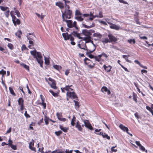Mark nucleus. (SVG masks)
Segmentation results:
<instances>
[{
    "mask_svg": "<svg viewBox=\"0 0 153 153\" xmlns=\"http://www.w3.org/2000/svg\"><path fill=\"white\" fill-rule=\"evenodd\" d=\"M55 4L56 6L59 7L61 9H63L64 7V4L60 1L56 2Z\"/></svg>",
    "mask_w": 153,
    "mask_h": 153,
    "instance_id": "20",
    "label": "nucleus"
},
{
    "mask_svg": "<svg viewBox=\"0 0 153 153\" xmlns=\"http://www.w3.org/2000/svg\"><path fill=\"white\" fill-rule=\"evenodd\" d=\"M82 34L86 37L91 36V33L90 31V30H89L87 29H84L82 30Z\"/></svg>",
    "mask_w": 153,
    "mask_h": 153,
    "instance_id": "12",
    "label": "nucleus"
},
{
    "mask_svg": "<svg viewBox=\"0 0 153 153\" xmlns=\"http://www.w3.org/2000/svg\"><path fill=\"white\" fill-rule=\"evenodd\" d=\"M133 98L135 102L136 103L137 102V95L134 93V92L133 93Z\"/></svg>",
    "mask_w": 153,
    "mask_h": 153,
    "instance_id": "32",
    "label": "nucleus"
},
{
    "mask_svg": "<svg viewBox=\"0 0 153 153\" xmlns=\"http://www.w3.org/2000/svg\"><path fill=\"white\" fill-rule=\"evenodd\" d=\"M107 23L110 25V27L111 29L118 30L120 29V27L113 24L109 22H107Z\"/></svg>",
    "mask_w": 153,
    "mask_h": 153,
    "instance_id": "11",
    "label": "nucleus"
},
{
    "mask_svg": "<svg viewBox=\"0 0 153 153\" xmlns=\"http://www.w3.org/2000/svg\"><path fill=\"white\" fill-rule=\"evenodd\" d=\"M22 50H27V48L26 47L25 45H23L21 48Z\"/></svg>",
    "mask_w": 153,
    "mask_h": 153,
    "instance_id": "64",
    "label": "nucleus"
},
{
    "mask_svg": "<svg viewBox=\"0 0 153 153\" xmlns=\"http://www.w3.org/2000/svg\"><path fill=\"white\" fill-rule=\"evenodd\" d=\"M100 55L101 57H102V56L104 57H105V59H106L108 57V55L104 52L102 53L101 54H100Z\"/></svg>",
    "mask_w": 153,
    "mask_h": 153,
    "instance_id": "54",
    "label": "nucleus"
},
{
    "mask_svg": "<svg viewBox=\"0 0 153 153\" xmlns=\"http://www.w3.org/2000/svg\"><path fill=\"white\" fill-rule=\"evenodd\" d=\"M72 35L74 36L77 37L80 39H82V37L80 36V34L78 33L76 31H73L70 34H69L68 32L62 33V36L64 38V39L65 40H70L71 41V45H75L76 43L74 41V38L72 36Z\"/></svg>",
    "mask_w": 153,
    "mask_h": 153,
    "instance_id": "1",
    "label": "nucleus"
},
{
    "mask_svg": "<svg viewBox=\"0 0 153 153\" xmlns=\"http://www.w3.org/2000/svg\"><path fill=\"white\" fill-rule=\"evenodd\" d=\"M83 40L85 41V43H87L90 42L91 41V36L88 37H85L82 38Z\"/></svg>",
    "mask_w": 153,
    "mask_h": 153,
    "instance_id": "21",
    "label": "nucleus"
},
{
    "mask_svg": "<svg viewBox=\"0 0 153 153\" xmlns=\"http://www.w3.org/2000/svg\"><path fill=\"white\" fill-rule=\"evenodd\" d=\"M85 64L87 65L88 66L91 68H93L95 64L93 63L92 61L87 58H85L84 59Z\"/></svg>",
    "mask_w": 153,
    "mask_h": 153,
    "instance_id": "4",
    "label": "nucleus"
},
{
    "mask_svg": "<svg viewBox=\"0 0 153 153\" xmlns=\"http://www.w3.org/2000/svg\"><path fill=\"white\" fill-rule=\"evenodd\" d=\"M66 95L67 96V100H69V99L68 98V97L69 98H71L72 97L74 99L78 98L76 94L74 91L72 92H67L66 94Z\"/></svg>",
    "mask_w": 153,
    "mask_h": 153,
    "instance_id": "5",
    "label": "nucleus"
},
{
    "mask_svg": "<svg viewBox=\"0 0 153 153\" xmlns=\"http://www.w3.org/2000/svg\"><path fill=\"white\" fill-rule=\"evenodd\" d=\"M24 100L22 97L19 98L18 100V104L20 106V110L21 111H23L24 108Z\"/></svg>",
    "mask_w": 153,
    "mask_h": 153,
    "instance_id": "6",
    "label": "nucleus"
},
{
    "mask_svg": "<svg viewBox=\"0 0 153 153\" xmlns=\"http://www.w3.org/2000/svg\"><path fill=\"white\" fill-rule=\"evenodd\" d=\"M45 79L52 88L55 89H56L57 87L56 86V84L55 80L51 77L49 78L48 79L46 78H45Z\"/></svg>",
    "mask_w": 153,
    "mask_h": 153,
    "instance_id": "3",
    "label": "nucleus"
},
{
    "mask_svg": "<svg viewBox=\"0 0 153 153\" xmlns=\"http://www.w3.org/2000/svg\"><path fill=\"white\" fill-rule=\"evenodd\" d=\"M84 123L85 124V126L86 128L91 130L94 129L93 127L91 126L88 120H84Z\"/></svg>",
    "mask_w": 153,
    "mask_h": 153,
    "instance_id": "9",
    "label": "nucleus"
},
{
    "mask_svg": "<svg viewBox=\"0 0 153 153\" xmlns=\"http://www.w3.org/2000/svg\"><path fill=\"white\" fill-rule=\"evenodd\" d=\"M24 115H25V116L27 118H30V116L27 113V111H25V114H24Z\"/></svg>",
    "mask_w": 153,
    "mask_h": 153,
    "instance_id": "61",
    "label": "nucleus"
},
{
    "mask_svg": "<svg viewBox=\"0 0 153 153\" xmlns=\"http://www.w3.org/2000/svg\"><path fill=\"white\" fill-rule=\"evenodd\" d=\"M7 47L9 48V49H10L12 50L13 49L14 47L13 45L11 43H9L8 44Z\"/></svg>",
    "mask_w": 153,
    "mask_h": 153,
    "instance_id": "51",
    "label": "nucleus"
},
{
    "mask_svg": "<svg viewBox=\"0 0 153 153\" xmlns=\"http://www.w3.org/2000/svg\"><path fill=\"white\" fill-rule=\"evenodd\" d=\"M53 67L55 69L58 71H60L62 69V67L61 66L57 65H53Z\"/></svg>",
    "mask_w": 153,
    "mask_h": 153,
    "instance_id": "27",
    "label": "nucleus"
},
{
    "mask_svg": "<svg viewBox=\"0 0 153 153\" xmlns=\"http://www.w3.org/2000/svg\"><path fill=\"white\" fill-rule=\"evenodd\" d=\"M139 148L140 149L142 152L145 151L146 153H147V150L145 148L144 146L141 145L139 147Z\"/></svg>",
    "mask_w": 153,
    "mask_h": 153,
    "instance_id": "41",
    "label": "nucleus"
},
{
    "mask_svg": "<svg viewBox=\"0 0 153 153\" xmlns=\"http://www.w3.org/2000/svg\"><path fill=\"white\" fill-rule=\"evenodd\" d=\"M0 8L1 10L3 11H5L6 10H9V7H4L1 6H0Z\"/></svg>",
    "mask_w": 153,
    "mask_h": 153,
    "instance_id": "39",
    "label": "nucleus"
},
{
    "mask_svg": "<svg viewBox=\"0 0 153 153\" xmlns=\"http://www.w3.org/2000/svg\"><path fill=\"white\" fill-rule=\"evenodd\" d=\"M117 147V145H116L114 146H112L111 148V150L112 152H116L117 151V149H114Z\"/></svg>",
    "mask_w": 153,
    "mask_h": 153,
    "instance_id": "58",
    "label": "nucleus"
},
{
    "mask_svg": "<svg viewBox=\"0 0 153 153\" xmlns=\"http://www.w3.org/2000/svg\"><path fill=\"white\" fill-rule=\"evenodd\" d=\"M9 90L10 91V93L13 96H16V94L14 92V91L11 87H9Z\"/></svg>",
    "mask_w": 153,
    "mask_h": 153,
    "instance_id": "36",
    "label": "nucleus"
},
{
    "mask_svg": "<svg viewBox=\"0 0 153 153\" xmlns=\"http://www.w3.org/2000/svg\"><path fill=\"white\" fill-rule=\"evenodd\" d=\"M40 97L41 100L42 102H45V99L42 95L41 94L40 95Z\"/></svg>",
    "mask_w": 153,
    "mask_h": 153,
    "instance_id": "60",
    "label": "nucleus"
},
{
    "mask_svg": "<svg viewBox=\"0 0 153 153\" xmlns=\"http://www.w3.org/2000/svg\"><path fill=\"white\" fill-rule=\"evenodd\" d=\"M103 68L106 72H109L111 71L112 67L109 65H106L104 64L103 65Z\"/></svg>",
    "mask_w": 153,
    "mask_h": 153,
    "instance_id": "14",
    "label": "nucleus"
},
{
    "mask_svg": "<svg viewBox=\"0 0 153 153\" xmlns=\"http://www.w3.org/2000/svg\"><path fill=\"white\" fill-rule=\"evenodd\" d=\"M127 42L130 44H131L132 43L133 44H134L136 42L134 39H128Z\"/></svg>",
    "mask_w": 153,
    "mask_h": 153,
    "instance_id": "48",
    "label": "nucleus"
},
{
    "mask_svg": "<svg viewBox=\"0 0 153 153\" xmlns=\"http://www.w3.org/2000/svg\"><path fill=\"white\" fill-rule=\"evenodd\" d=\"M82 13L80 12V11L78 10H76L75 11V16H81Z\"/></svg>",
    "mask_w": 153,
    "mask_h": 153,
    "instance_id": "40",
    "label": "nucleus"
},
{
    "mask_svg": "<svg viewBox=\"0 0 153 153\" xmlns=\"http://www.w3.org/2000/svg\"><path fill=\"white\" fill-rule=\"evenodd\" d=\"M102 137L103 138H106L108 140H109L110 139V136H108L105 133H104L103 135H102Z\"/></svg>",
    "mask_w": 153,
    "mask_h": 153,
    "instance_id": "45",
    "label": "nucleus"
},
{
    "mask_svg": "<svg viewBox=\"0 0 153 153\" xmlns=\"http://www.w3.org/2000/svg\"><path fill=\"white\" fill-rule=\"evenodd\" d=\"M101 91L103 93H104V92H107V94L108 95H110L111 93V92L110 90L108 89L105 86H103L102 88L101 89Z\"/></svg>",
    "mask_w": 153,
    "mask_h": 153,
    "instance_id": "16",
    "label": "nucleus"
},
{
    "mask_svg": "<svg viewBox=\"0 0 153 153\" xmlns=\"http://www.w3.org/2000/svg\"><path fill=\"white\" fill-rule=\"evenodd\" d=\"M0 51L3 52L4 53H7L8 52V51L7 49H4L3 48L0 46Z\"/></svg>",
    "mask_w": 153,
    "mask_h": 153,
    "instance_id": "46",
    "label": "nucleus"
},
{
    "mask_svg": "<svg viewBox=\"0 0 153 153\" xmlns=\"http://www.w3.org/2000/svg\"><path fill=\"white\" fill-rule=\"evenodd\" d=\"M62 12V19H70L72 15V10L70 9H65L64 12Z\"/></svg>",
    "mask_w": 153,
    "mask_h": 153,
    "instance_id": "2",
    "label": "nucleus"
},
{
    "mask_svg": "<svg viewBox=\"0 0 153 153\" xmlns=\"http://www.w3.org/2000/svg\"><path fill=\"white\" fill-rule=\"evenodd\" d=\"M134 19L136 23L140 25V23L139 22V19L138 17L135 16L134 17Z\"/></svg>",
    "mask_w": 153,
    "mask_h": 153,
    "instance_id": "53",
    "label": "nucleus"
},
{
    "mask_svg": "<svg viewBox=\"0 0 153 153\" xmlns=\"http://www.w3.org/2000/svg\"><path fill=\"white\" fill-rule=\"evenodd\" d=\"M134 62L135 63L137 64L141 68L145 69H147V68L146 66H143V65H142L139 61L137 60H135L134 61Z\"/></svg>",
    "mask_w": 153,
    "mask_h": 153,
    "instance_id": "22",
    "label": "nucleus"
},
{
    "mask_svg": "<svg viewBox=\"0 0 153 153\" xmlns=\"http://www.w3.org/2000/svg\"><path fill=\"white\" fill-rule=\"evenodd\" d=\"M49 118L45 116L44 119V121L45 122V124L46 125H48L49 124Z\"/></svg>",
    "mask_w": 153,
    "mask_h": 153,
    "instance_id": "47",
    "label": "nucleus"
},
{
    "mask_svg": "<svg viewBox=\"0 0 153 153\" xmlns=\"http://www.w3.org/2000/svg\"><path fill=\"white\" fill-rule=\"evenodd\" d=\"M62 133L61 131H55V134L57 136H59Z\"/></svg>",
    "mask_w": 153,
    "mask_h": 153,
    "instance_id": "55",
    "label": "nucleus"
},
{
    "mask_svg": "<svg viewBox=\"0 0 153 153\" xmlns=\"http://www.w3.org/2000/svg\"><path fill=\"white\" fill-rule=\"evenodd\" d=\"M95 49L96 48H94V49L92 50H88L86 49V50L87 51L86 52V55L91 59L94 58L95 56L91 54V53L95 50Z\"/></svg>",
    "mask_w": 153,
    "mask_h": 153,
    "instance_id": "8",
    "label": "nucleus"
},
{
    "mask_svg": "<svg viewBox=\"0 0 153 153\" xmlns=\"http://www.w3.org/2000/svg\"><path fill=\"white\" fill-rule=\"evenodd\" d=\"M34 141L32 140V142L30 143L29 144V148L31 150L35 152H36V148L34 147H33L32 146H34Z\"/></svg>",
    "mask_w": 153,
    "mask_h": 153,
    "instance_id": "18",
    "label": "nucleus"
},
{
    "mask_svg": "<svg viewBox=\"0 0 153 153\" xmlns=\"http://www.w3.org/2000/svg\"><path fill=\"white\" fill-rule=\"evenodd\" d=\"M63 21L67 23V26L69 28L73 27L72 23L73 22L71 20H67L65 19L62 20Z\"/></svg>",
    "mask_w": 153,
    "mask_h": 153,
    "instance_id": "15",
    "label": "nucleus"
},
{
    "mask_svg": "<svg viewBox=\"0 0 153 153\" xmlns=\"http://www.w3.org/2000/svg\"><path fill=\"white\" fill-rule=\"evenodd\" d=\"M35 58H36V59L37 58L38 59H42V56L41 53L39 52H37L36 53V57Z\"/></svg>",
    "mask_w": 153,
    "mask_h": 153,
    "instance_id": "37",
    "label": "nucleus"
},
{
    "mask_svg": "<svg viewBox=\"0 0 153 153\" xmlns=\"http://www.w3.org/2000/svg\"><path fill=\"white\" fill-rule=\"evenodd\" d=\"M101 42L103 43H106V44L108 43H110L109 39H108L107 38H105L104 39H102Z\"/></svg>",
    "mask_w": 153,
    "mask_h": 153,
    "instance_id": "33",
    "label": "nucleus"
},
{
    "mask_svg": "<svg viewBox=\"0 0 153 153\" xmlns=\"http://www.w3.org/2000/svg\"><path fill=\"white\" fill-rule=\"evenodd\" d=\"M52 153H64V151H60L59 149H56L52 152Z\"/></svg>",
    "mask_w": 153,
    "mask_h": 153,
    "instance_id": "50",
    "label": "nucleus"
},
{
    "mask_svg": "<svg viewBox=\"0 0 153 153\" xmlns=\"http://www.w3.org/2000/svg\"><path fill=\"white\" fill-rule=\"evenodd\" d=\"M93 36L94 37H98L100 39L102 38V36L100 33H95L93 34Z\"/></svg>",
    "mask_w": 153,
    "mask_h": 153,
    "instance_id": "31",
    "label": "nucleus"
},
{
    "mask_svg": "<svg viewBox=\"0 0 153 153\" xmlns=\"http://www.w3.org/2000/svg\"><path fill=\"white\" fill-rule=\"evenodd\" d=\"M45 63L47 65H49L50 63L49 59L45 57Z\"/></svg>",
    "mask_w": 153,
    "mask_h": 153,
    "instance_id": "43",
    "label": "nucleus"
},
{
    "mask_svg": "<svg viewBox=\"0 0 153 153\" xmlns=\"http://www.w3.org/2000/svg\"><path fill=\"white\" fill-rule=\"evenodd\" d=\"M94 58L96 61L98 62L101 61V57L100 55H99L97 56H95Z\"/></svg>",
    "mask_w": 153,
    "mask_h": 153,
    "instance_id": "29",
    "label": "nucleus"
},
{
    "mask_svg": "<svg viewBox=\"0 0 153 153\" xmlns=\"http://www.w3.org/2000/svg\"><path fill=\"white\" fill-rule=\"evenodd\" d=\"M10 10H7V11L4 13V14L5 16L8 18L9 16Z\"/></svg>",
    "mask_w": 153,
    "mask_h": 153,
    "instance_id": "56",
    "label": "nucleus"
},
{
    "mask_svg": "<svg viewBox=\"0 0 153 153\" xmlns=\"http://www.w3.org/2000/svg\"><path fill=\"white\" fill-rule=\"evenodd\" d=\"M36 104L38 105H41L43 106L44 109H45L46 107V104L45 102H40L37 101Z\"/></svg>",
    "mask_w": 153,
    "mask_h": 153,
    "instance_id": "23",
    "label": "nucleus"
},
{
    "mask_svg": "<svg viewBox=\"0 0 153 153\" xmlns=\"http://www.w3.org/2000/svg\"><path fill=\"white\" fill-rule=\"evenodd\" d=\"M0 74H2L3 75H4L6 74V71L3 69H2L0 71Z\"/></svg>",
    "mask_w": 153,
    "mask_h": 153,
    "instance_id": "63",
    "label": "nucleus"
},
{
    "mask_svg": "<svg viewBox=\"0 0 153 153\" xmlns=\"http://www.w3.org/2000/svg\"><path fill=\"white\" fill-rule=\"evenodd\" d=\"M36 60L38 63L40 64V66L42 68H43L42 65L43 63V60H42L41 59H38L37 58H36Z\"/></svg>",
    "mask_w": 153,
    "mask_h": 153,
    "instance_id": "25",
    "label": "nucleus"
},
{
    "mask_svg": "<svg viewBox=\"0 0 153 153\" xmlns=\"http://www.w3.org/2000/svg\"><path fill=\"white\" fill-rule=\"evenodd\" d=\"M82 25L84 27L87 28H90L95 26V24L94 23H92V25L90 26L87 25L85 24H83Z\"/></svg>",
    "mask_w": 153,
    "mask_h": 153,
    "instance_id": "26",
    "label": "nucleus"
},
{
    "mask_svg": "<svg viewBox=\"0 0 153 153\" xmlns=\"http://www.w3.org/2000/svg\"><path fill=\"white\" fill-rule=\"evenodd\" d=\"M78 47L80 48L81 49H83L84 50H85V47H86V48H87V47H86V45L85 44L83 45H81L80 44H78Z\"/></svg>",
    "mask_w": 153,
    "mask_h": 153,
    "instance_id": "38",
    "label": "nucleus"
},
{
    "mask_svg": "<svg viewBox=\"0 0 153 153\" xmlns=\"http://www.w3.org/2000/svg\"><path fill=\"white\" fill-rule=\"evenodd\" d=\"M72 86V85H68L65 86V87L64 88H61L62 91V92H65V91H67V92H68L70 90H71V91H73V89L72 88H71Z\"/></svg>",
    "mask_w": 153,
    "mask_h": 153,
    "instance_id": "10",
    "label": "nucleus"
},
{
    "mask_svg": "<svg viewBox=\"0 0 153 153\" xmlns=\"http://www.w3.org/2000/svg\"><path fill=\"white\" fill-rule=\"evenodd\" d=\"M22 34V31L20 30H19L15 33V35L18 36L19 38L20 39Z\"/></svg>",
    "mask_w": 153,
    "mask_h": 153,
    "instance_id": "28",
    "label": "nucleus"
},
{
    "mask_svg": "<svg viewBox=\"0 0 153 153\" xmlns=\"http://www.w3.org/2000/svg\"><path fill=\"white\" fill-rule=\"evenodd\" d=\"M108 37L110 43L112 42H114L115 43H116L117 41V39L113 34H109L108 35Z\"/></svg>",
    "mask_w": 153,
    "mask_h": 153,
    "instance_id": "7",
    "label": "nucleus"
},
{
    "mask_svg": "<svg viewBox=\"0 0 153 153\" xmlns=\"http://www.w3.org/2000/svg\"><path fill=\"white\" fill-rule=\"evenodd\" d=\"M74 102L75 103V106L77 107L78 108H79L80 106L79 102L75 100H74Z\"/></svg>",
    "mask_w": 153,
    "mask_h": 153,
    "instance_id": "49",
    "label": "nucleus"
},
{
    "mask_svg": "<svg viewBox=\"0 0 153 153\" xmlns=\"http://www.w3.org/2000/svg\"><path fill=\"white\" fill-rule=\"evenodd\" d=\"M9 146L11 147V148L13 150H16L17 149V147L16 146L14 145L13 144H10V146Z\"/></svg>",
    "mask_w": 153,
    "mask_h": 153,
    "instance_id": "52",
    "label": "nucleus"
},
{
    "mask_svg": "<svg viewBox=\"0 0 153 153\" xmlns=\"http://www.w3.org/2000/svg\"><path fill=\"white\" fill-rule=\"evenodd\" d=\"M119 127L123 131H126L128 134H129V133L128 132V129L127 127L124 126L122 124H120L119 125Z\"/></svg>",
    "mask_w": 153,
    "mask_h": 153,
    "instance_id": "17",
    "label": "nucleus"
},
{
    "mask_svg": "<svg viewBox=\"0 0 153 153\" xmlns=\"http://www.w3.org/2000/svg\"><path fill=\"white\" fill-rule=\"evenodd\" d=\"M50 92L51 93L52 95L55 97H57L58 96V94L57 93L54 92L52 90H49Z\"/></svg>",
    "mask_w": 153,
    "mask_h": 153,
    "instance_id": "42",
    "label": "nucleus"
},
{
    "mask_svg": "<svg viewBox=\"0 0 153 153\" xmlns=\"http://www.w3.org/2000/svg\"><path fill=\"white\" fill-rule=\"evenodd\" d=\"M76 118L74 115L71 122V124L72 126H74L75 124V121L76 120Z\"/></svg>",
    "mask_w": 153,
    "mask_h": 153,
    "instance_id": "34",
    "label": "nucleus"
},
{
    "mask_svg": "<svg viewBox=\"0 0 153 153\" xmlns=\"http://www.w3.org/2000/svg\"><path fill=\"white\" fill-rule=\"evenodd\" d=\"M72 25H73V27H74L76 28V29H78V27L76 26L77 22H76V21L74 22H73V24L72 23Z\"/></svg>",
    "mask_w": 153,
    "mask_h": 153,
    "instance_id": "59",
    "label": "nucleus"
},
{
    "mask_svg": "<svg viewBox=\"0 0 153 153\" xmlns=\"http://www.w3.org/2000/svg\"><path fill=\"white\" fill-rule=\"evenodd\" d=\"M76 128H77L78 130L80 131H82V128L81 127V126L79 121H77L75 126Z\"/></svg>",
    "mask_w": 153,
    "mask_h": 153,
    "instance_id": "19",
    "label": "nucleus"
},
{
    "mask_svg": "<svg viewBox=\"0 0 153 153\" xmlns=\"http://www.w3.org/2000/svg\"><path fill=\"white\" fill-rule=\"evenodd\" d=\"M75 18L76 20L79 22H82L83 21L84 19L81 16H75Z\"/></svg>",
    "mask_w": 153,
    "mask_h": 153,
    "instance_id": "30",
    "label": "nucleus"
},
{
    "mask_svg": "<svg viewBox=\"0 0 153 153\" xmlns=\"http://www.w3.org/2000/svg\"><path fill=\"white\" fill-rule=\"evenodd\" d=\"M15 12L16 14V15L18 17H20V13L18 10H16Z\"/></svg>",
    "mask_w": 153,
    "mask_h": 153,
    "instance_id": "62",
    "label": "nucleus"
},
{
    "mask_svg": "<svg viewBox=\"0 0 153 153\" xmlns=\"http://www.w3.org/2000/svg\"><path fill=\"white\" fill-rule=\"evenodd\" d=\"M20 65L21 66L23 67L27 71H29L30 68L29 67L28 65H27L23 63H21Z\"/></svg>",
    "mask_w": 153,
    "mask_h": 153,
    "instance_id": "24",
    "label": "nucleus"
},
{
    "mask_svg": "<svg viewBox=\"0 0 153 153\" xmlns=\"http://www.w3.org/2000/svg\"><path fill=\"white\" fill-rule=\"evenodd\" d=\"M60 128L65 132H67L68 129V128L66 127H64L63 126H60Z\"/></svg>",
    "mask_w": 153,
    "mask_h": 153,
    "instance_id": "35",
    "label": "nucleus"
},
{
    "mask_svg": "<svg viewBox=\"0 0 153 153\" xmlns=\"http://www.w3.org/2000/svg\"><path fill=\"white\" fill-rule=\"evenodd\" d=\"M13 22L15 26L17 25H19L20 24L21 22L20 20L17 19L16 17H13L12 19Z\"/></svg>",
    "mask_w": 153,
    "mask_h": 153,
    "instance_id": "13",
    "label": "nucleus"
},
{
    "mask_svg": "<svg viewBox=\"0 0 153 153\" xmlns=\"http://www.w3.org/2000/svg\"><path fill=\"white\" fill-rule=\"evenodd\" d=\"M31 54L33 55L34 57H36V50H34L33 51H30Z\"/></svg>",
    "mask_w": 153,
    "mask_h": 153,
    "instance_id": "44",
    "label": "nucleus"
},
{
    "mask_svg": "<svg viewBox=\"0 0 153 153\" xmlns=\"http://www.w3.org/2000/svg\"><path fill=\"white\" fill-rule=\"evenodd\" d=\"M36 15L38 16V17L39 18H40L41 19H44V16H45L43 15L42 14L41 15H40L38 13H36Z\"/></svg>",
    "mask_w": 153,
    "mask_h": 153,
    "instance_id": "57",
    "label": "nucleus"
}]
</instances>
